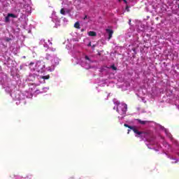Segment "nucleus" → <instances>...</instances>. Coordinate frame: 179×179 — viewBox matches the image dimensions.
<instances>
[{
  "mask_svg": "<svg viewBox=\"0 0 179 179\" xmlns=\"http://www.w3.org/2000/svg\"><path fill=\"white\" fill-rule=\"evenodd\" d=\"M91 46H92V48H96V45H91Z\"/></svg>",
  "mask_w": 179,
  "mask_h": 179,
  "instance_id": "a211bd4d",
  "label": "nucleus"
},
{
  "mask_svg": "<svg viewBox=\"0 0 179 179\" xmlns=\"http://www.w3.org/2000/svg\"><path fill=\"white\" fill-rule=\"evenodd\" d=\"M87 46H89V47H90V46H92V43L90 42L89 44H87Z\"/></svg>",
  "mask_w": 179,
  "mask_h": 179,
  "instance_id": "f3484780",
  "label": "nucleus"
},
{
  "mask_svg": "<svg viewBox=\"0 0 179 179\" xmlns=\"http://www.w3.org/2000/svg\"><path fill=\"white\" fill-rule=\"evenodd\" d=\"M123 1L124 2V3H127V1L126 0H123Z\"/></svg>",
  "mask_w": 179,
  "mask_h": 179,
  "instance_id": "412c9836",
  "label": "nucleus"
},
{
  "mask_svg": "<svg viewBox=\"0 0 179 179\" xmlns=\"http://www.w3.org/2000/svg\"><path fill=\"white\" fill-rule=\"evenodd\" d=\"M107 34H108V39L110 40L111 38H113V31L110 29H106Z\"/></svg>",
  "mask_w": 179,
  "mask_h": 179,
  "instance_id": "f03ea898",
  "label": "nucleus"
},
{
  "mask_svg": "<svg viewBox=\"0 0 179 179\" xmlns=\"http://www.w3.org/2000/svg\"><path fill=\"white\" fill-rule=\"evenodd\" d=\"M87 15H85V17H84V20H86V19H87Z\"/></svg>",
  "mask_w": 179,
  "mask_h": 179,
  "instance_id": "6ab92c4d",
  "label": "nucleus"
},
{
  "mask_svg": "<svg viewBox=\"0 0 179 179\" xmlns=\"http://www.w3.org/2000/svg\"><path fill=\"white\" fill-rule=\"evenodd\" d=\"M130 6H126V10L127 11V12H130Z\"/></svg>",
  "mask_w": 179,
  "mask_h": 179,
  "instance_id": "4468645a",
  "label": "nucleus"
},
{
  "mask_svg": "<svg viewBox=\"0 0 179 179\" xmlns=\"http://www.w3.org/2000/svg\"><path fill=\"white\" fill-rule=\"evenodd\" d=\"M49 78H50L49 76H43V77H42V78H43V80H48Z\"/></svg>",
  "mask_w": 179,
  "mask_h": 179,
  "instance_id": "ddd939ff",
  "label": "nucleus"
},
{
  "mask_svg": "<svg viewBox=\"0 0 179 179\" xmlns=\"http://www.w3.org/2000/svg\"><path fill=\"white\" fill-rule=\"evenodd\" d=\"M60 14L64 15H65V10L64 8L60 9Z\"/></svg>",
  "mask_w": 179,
  "mask_h": 179,
  "instance_id": "9b49d317",
  "label": "nucleus"
},
{
  "mask_svg": "<svg viewBox=\"0 0 179 179\" xmlns=\"http://www.w3.org/2000/svg\"><path fill=\"white\" fill-rule=\"evenodd\" d=\"M5 22H10V17H9V16H6V17H5Z\"/></svg>",
  "mask_w": 179,
  "mask_h": 179,
  "instance_id": "f8f14e48",
  "label": "nucleus"
},
{
  "mask_svg": "<svg viewBox=\"0 0 179 179\" xmlns=\"http://www.w3.org/2000/svg\"><path fill=\"white\" fill-rule=\"evenodd\" d=\"M130 133V130H127V134Z\"/></svg>",
  "mask_w": 179,
  "mask_h": 179,
  "instance_id": "aec40b11",
  "label": "nucleus"
},
{
  "mask_svg": "<svg viewBox=\"0 0 179 179\" xmlns=\"http://www.w3.org/2000/svg\"><path fill=\"white\" fill-rule=\"evenodd\" d=\"M134 134H138L139 136L143 135L144 133L143 131H138V129H135L133 130Z\"/></svg>",
  "mask_w": 179,
  "mask_h": 179,
  "instance_id": "20e7f679",
  "label": "nucleus"
},
{
  "mask_svg": "<svg viewBox=\"0 0 179 179\" xmlns=\"http://www.w3.org/2000/svg\"><path fill=\"white\" fill-rule=\"evenodd\" d=\"M85 60L90 61V59L87 55H85Z\"/></svg>",
  "mask_w": 179,
  "mask_h": 179,
  "instance_id": "2eb2a0df",
  "label": "nucleus"
},
{
  "mask_svg": "<svg viewBox=\"0 0 179 179\" xmlns=\"http://www.w3.org/2000/svg\"><path fill=\"white\" fill-rule=\"evenodd\" d=\"M7 17H13V18L17 17V16H15V15H14L13 13H8Z\"/></svg>",
  "mask_w": 179,
  "mask_h": 179,
  "instance_id": "6e6552de",
  "label": "nucleus"
},
{
  "mask_svg": "<svg viewBox=\"0 0 179 179\" xmlns=\"http://www.w3.org/2000/svg\"><path fill=\"white\" fill-rule=\"evenodd\" d=\"M127 109L128 107L126 103H117V113H119L120 115H125Z\"/></svg>",
  "mask_w": 179,
  "mask_h": 179,
  "instance_id": "f257e3e1",
  "label": "nucleus"
},
{
  "mask_svg": "<svg viewBox=\"0 0 179 179\" xmlns=\"http://www.w3.org/2000/svg\"><path fill=\"white\" fill-rule=\"evenodd\" d=\"M43 42H45V39H43Z\"/></svg>",
  "mask_w": 179,
  "mask_h": 179,
  "instance_id": "5701e85b",
  "label": "nucleus"
},
{
  "mask_svg": "<svg viewBox=\"0 0 179 179\" xmlns=\"http://www.w3.org/2000/svg\"><path fill=\"white\" fill-rule=\"evenodd\" d=\"M110 69H111L113 71H117V68L115 67V64L110 66Z\"/></svg>",
  "mask_w": 179,
  "mask_h": 179,
  "instance_id": "9d476101",
  "label": "nucleus"
},
{
  "mask_svg": "<svg viewBox=\"0 0 179 179\" xmlns=\"http://www.w3.org/2000/svg\"><path fill=\"white\" fill-rule=\"evenodd\" d=\"M74 27L76 29H80V24L78 22L74 24Z\"/></svg>",
  "mask_w": 179,
  "mask_h": 179,
  "instance_id": "1a4fd4ad",
  "label": "nucleus"
},
{
  "mask_svg": "<svg viewBox=\"0 0 179 179\" xmlns=\"http://www.w3.org/2000/svg\"><path fill=\"white\" fill-rule=\"evenodd\" d=\"M124 127H126V128H129V129H131V130L136 129V128L134 127L133 126H130V125L127 124H124Z\"/></svg>",
  "mask_w": 179,
  "mask_h": 179,
  "instance_id": "0eeeda50",
  "label": "nucleus"
},
{
  "mask_svg": "<svg viewBox=\"0 0 179 179\" xmlns=\"http://www.w3.org/2000/svg\"><path fill=\"white\" fill-rule=\"evenodd\" d=\"M49 43L51 44V42H50V41H48Z\"/></svg>",
  "mask_w": 179,
  "mask_h": 179,
  "instance_id": "4be33fe9",
  "label": "nucleus"
},
{
  "mask_svg": "<svg viewBox=\"0 0 179 179\" xmlns=\"http://www.w3.org/2000/svg\"><path fill=\"white\" fill-rule=\"evenodd\" d=\"M88 35L90 36L94 37V36H96V33L91 31L88 32Z\"/></svg>",
  "mask_w": 179,
  "mask_h": 179,
  "instance_id": "423d86ee",
  "label": "nucleus"
},
{
  "mask_svg": "<svg viewBox=\"0 0 179 179\" xmlns=\"http://www.w3.org/2000/svg\"><path fill=\"white\" fill-rule=\"evenodd\" d=\"M131 20L129 19V25H131Z\"/></svg>",
  "mask_w": 179,
  "mask_h": 179,
  "instance_id": "dca6fc26",
  "label": "nucleus"
},
{
  "mask_svg": "<svg viewBox=\"0 0 179 179\" xmlns=\"http://www.w3.org/2000/svg\"><path fill=\"white\" fill-rule=\"evenodd\" d=\"M34 65H35L34 62H30L29 69H31V71H35V68H34V66H33Z\"/></svg>",
  "mask_w": 179,
  "mask_h": 179,
  "instance_id": "39448f33",
  "label": "nucleus"
},
{
  "mask_svg": "<svg viewBox=\"0 0 179 179\" xmlns=\"http://www.w3.org/2000/svg\"><path fill=\"white\" fill-rule=\"evenodd\" d=\"M178 9H179V5H178Z\"/></svg>",
  "mask_w": 179,
  "mask_h": 179,
  "instance_id": "b1692460",
  "label": "nucleus"
},
{
  "mask_svg": "<svg viewBox=\"0 0 179 179\" xmlns=\"http://www.w3.org/2000/svg\"><path fill=\"white\" fill-rule=\"evenodd\" d=\"M136 121L142 125H145V124L148 123V121H142L141 119H137Z\"/></svg>",
  "mask_w": 179,
  "mask_h": 179,
  "instance_id": "7ed1b4c3",
  "label": "nucleus"
}]
</instances>
